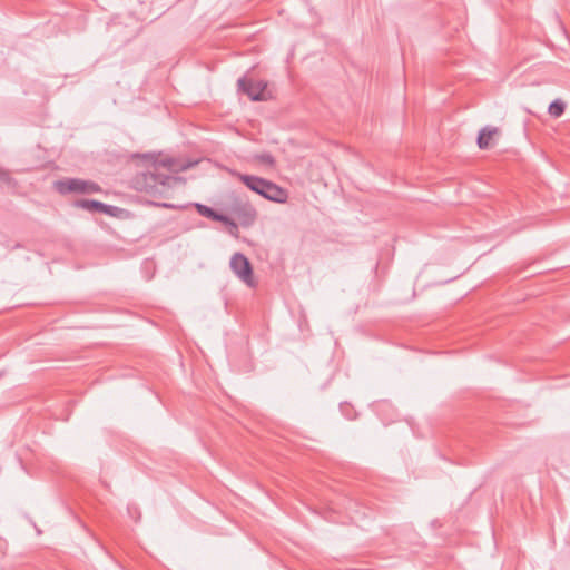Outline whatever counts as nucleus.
<instances>
[{
	"label": "nucleus",
	"mask_w": 570,
	"mask_h": 570,
	"mask_svg": "<svg viewBox=\"0 0 570 570\" xmlns=\"http://www.w3.org/2000/svg\"><path fill=\"white\" fill-rule=\"evenodd\" d=\"M181 180L179 177L163 174L155 168V171L142 173L136 177L137 188L150 195L154 198H163L168 190Z\"/></svg>",
	"instance_id": "f257e3e1"
},
{
	"label": "nucleus",
	"mask_w": 570,
	"mask_h": 570,
	"mask_svg": "<svg viewBox=\"0 0 570 570\" xmlns=\"http://www.w3.org/2000/svg\"><path fill=\"white\" fill-rule=\"evenodd\" d=\"M239 178L246 187L268 200L276 203H285L287 200V191L269 180L252 175H239Z\"/></svg>",
	"instance_id": "f03ea898"
},
{
	"label": "nucleus",
	"mask_w": 570,
	"mask_h": 570,
	"mask_svg": "<svg viewBox=\"0 0 570 570\" xmlns=\"http://www.w3.org/2000/svg\"><path fill=\"white\" fill-rule=\"evenodd\" d=\"M55 189L61 194H97L101 191V187L91 180L80 178H66L55 183Z\"/></svg>",
	"instance_id": "7ed1b4c3"
},
{
	"label": "nucleus",
	"mask_w": 570,
	"mask_h": 570,
	"mask_svg": "<svg viewBox=\"0 0 570 570\" xmlns=\"http://www.w3.org/2000/svg\"><path fill=\"white\" fill-rule=\"evenodd\" d=\"M234 274L248 286H254L253 268L248 258L242 253H235L229 262Z\"/></svg>",
	"instance_id": "20e7f679"
},
{
	"label": "nucleus",
	"mask_w": 570,
	"mask_h": 570,
	"mask_svg": "<svg viewBox=\"0 0 570 570\" xmlns=\"http://www.w3.org/2000/svg\"><path fill=\"white\" fill-rule=\"evenodd\" d=\"M238 89L246 94L253 101L266 100L267 83L263 80H253L246 77L238 79Z\"/></svg>",
	"instance_id": "39448f33"
},
{
	"label": "nucleus",
	"mask_w": 570,
	"mask_h": 570,
	"mask_svg": "<svg viewBox=\"0 0 570 570\" xmlns=\"http://www.w3.org/2000/svg\"><path fill=\"white\" fill-rule=\"evenodd\" d=\"M230 212L246 227L253 225L256 219V210L248 203L237 202L232 205Z\"/></svg>",
	"instance_id": "423d86ee"
},
{
	"label": "nucleus",
	"mask_w": 570,
	"mask_h": 570,
	"mask_svg": "<svg viewBox=\"0 0 570 570\" xmlns=\"http://www.w3.org/2000/svg\"><path fill=\"white\" fill-rule=\"evenodd\" d=\"M196 209L202 216L227 225L229 227L230 233L238 229L237 224L233 219H230L226 215L215 212L213 208L206 205L196 204Z\"/></svg>",
	"instance_id": "0eeeda50"
},
{
	"label": "nucleus",
	"mask_w": 570,
	"mask_h": 570,
	"mask_svg": "<svg viewBox=\"0 0 570 570\" xmlns=\"http://www.w3.org/2000/svg\"><path fill=\"white\" fill-rule=\"evenodd\" d=\"M498 134L497 128L485 127L480 130L478 136V146L480 149H488L491 147L492 138Z\"/></svg>",
	"instance_id": "6e6552de"
},
{
	"label": "nucleus",
	"mask_w": 570,
	"mask_h": 570,
	"mask_svg": "<svg viewBox=\"0 0 570 570\" xmlns=\"http://www.w3.org/2000/svg\"><path fill=\"white\" fill-rule=\"evenodd\" d=\"M160 165L164 168H167L168 171H170V173L184 171L193 166L191 163H186V161L177 160L174 158L164 159V160H161Z\"/></svg>",
	"instance_id": "1a4fd4ad"
},
{
	"label": "nucleus",
	"mask_w": 570,
	"mask_h": 570,
	"mask_svg": "<svg viewBox=\"0 0 570 570\" xmlns=\"http://www.w3.org/2000/svg\"><path fill=\"white\" fill-rule=\"evenodd\" d=\"M75 206L78 208L86 209L88 212H98L99 207H101V202L89 200V199H79V200L75 202Z\"/></svg>",
	"instance_id": "9d476101"
},
{
	"label": "nucleus",
	"mask_w": 570,
	"mask_h": 570,
	"mask_svg": "<svg viewBox=\"0 0 570 570\" xmlns=\"http://www.w3.org/2000/svg\"><path fill=\"white\" fill-rule=\"evenodd\" d=\"M548 111L553 117H560L564 111V104L559 100H554L549 105Z\"/></svg>",
	"instance_id": "9b49d317"
},
{
	"label": "nucleus",
	"mask_w": 570,
	"mask_h": 570,
	"mask_svg": "<svg viewBox=\"0 0 570 570\" xmlns=\"http://www.w3.org/2000/svg\"><path fill=\"white\" fill-rule=\"evenodd\" d=\"M118 207L101 203V207H99L98 212L110 216H115Z\"/></svg>",
	"instance_id": "f8f14e48"
},
{
	"label": "nucleus",
	"mask_w": 570,
	"mask_h": 570,
	"mask_svg": "<svg viewBox=\"0 0 570 570\" xmlns=\"http://www.w3.org/2000/svg\"><path fill=\"white\" fill-rule=\"evenodd\" d=\"M154 205L158 206V207H163V208H175L174 205L171 204H168V203H157V202H151Z\"/></svg>",
	"instance_id": "ddd939ff"
},
{
	"label": "nucleus",
	"mask_w": 570,
	"mask_h": 570,
	"mask_svg": "<svg viewBox=\"0 0 570 570\" xmlns=\"http://www.w3.org/2000/svg\"><path fill=\"white\" fill-rule=\"evenodd\" d=\"M261 159L264 161V163H268V164H272L273 163V157L271 155H263L261 157Z\"/></svg>",
	"instance_id": "4468645a"
},
{
	"label": "nucleus",
	"mask_w": 570,
	"mask_h": 570,
	"mask_svg": "<svg viewBox=\"0 0 570 570\" xmlns=\"http://www.w3.org/2000/svg\"><path fill=\"white\" fill-rule=\"evenodd\" d=\"M7 178V174L0 169V180H3Z\"/></svg>",
	"instance_id": "2eb2a0df"
}]
</instances>
